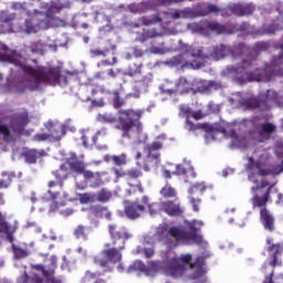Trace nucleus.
<instances>
[{"label": "nucleus", "instance_id": "bb28decb", "mask_svg": "<svg viewBox=\"0 0 283 283\" xmlns=\"http://www.w3.org/2000/svg\"><path fill=\"white\" fill-rule=\"evenodd\" d=\"M158 36H163L158 29H143L142 32H137L136 41L138 43H146L149 39H158Z\"/></svg>", "mask_w": 283, "mask_h": 283}, {"label": "nucleus", "instance_id": "13d9d810", "mask_svg": "<svg viewBox=\"0 0 283 283\" xmlns=\"http://www.w3.org/2000/svg\"><path fill=\"white\" fill-rule=\"evenodd\" d=\"M107 54H109V49H106V50H98V49H93L91 50V56L93 59H96V56H107Z\"/></svg>", "mask_w": 283, "mask_h": 283}, {"label": "nucleus", "instance_id": "49530a36", "mask_svg": "<svg viewBox=\"0 0 283 283\" xmlns=\"http://www.w3.org/2000/svg\"><path fill=\"white\" fill-rule=\"evenodd\" d=\"M163 149V143L161 142H153L151 144H148L145 148L144 151L148 154V156L151 157V154L154 151H160Z\"/></svg>", "mask_w": 283, "mask_h": 283}, {"label": "nucleus", "instance_id": "2f4dec72", "mask_svg": "<svg viewBox=\"0 0 283 283\" xmlns=\"http://www.w3.org/2000/svg\"><path fill=\"white\" fill-rule=\"evenodd\" d=\"M181 113L186 116V127L188 132H198L202 124H193L190 118H192L193 111L190 107H182Z\"/></svg>", "mask_w": 283, "mask_h": 283}, {"label": "nucleus", "instance_id": "79ce46f5", "mask_svg": "<svg viewBox=\"0 0 283 283\" xmlns=\"http://www.w3.org/2000/svg\"><path fill=\"white\" fill-rule=\"evenodd\" d=\"M205 191H207V185H205V182L193 184L188 190L191 198H193V196H202Z\"/></svg>", "mask_w": 283, "mask_h": 283}, {"label": "nucleus", "instance_id": "f3484780", "mask_svg": "<svg viewBox=\"0 0 283 283\" xmlns=\"http://www.w3.org/2000/svg\"><path fill=\"white\" fill-rule=\"evenodd\" d=\"M226 10L235 17H247L255 12V7L252 3H230Z\"/></svg>", "mask_w": 283, "mask_h": 283}, {"label": "nucleus", "instance_id": "ea45409f", "mask_svg": "<svg viewBox=\"0 0 283 283\" xmlns=\"http://www.w3.org/2000/svg\"><path fill=\"white\" fill-rule=\"evenodd\" d=\"M159 193L165 200H169V198H178V191L169 184H166L165 187L160 189Z\"/></svg>", "mask_w": 283, "mask_h": 283}, {"label": "nucleus", "instance_id": "4c0bfd02", "mask_svg": "<svg viewBox=\"0 0 283 283\" xmlns=\"http://www.w3.org/2000/svg\"><path fill=\"white\" fill-rule=\"evenodd\" d=\"M143 62L129 64L128 69L124 72V76H140L143 74Z\"/></svg>", "mask_w": 283, "mask_h": 283}, {"label": "nucleus", "instance_id": "f03ea898", "mask_svg": "<svg viewBox=\"0 0 283 283\" xmlns=\"http://www.w3.org/2000/svg\"><path fill=\"white\" fill-rule=\"evenodd\" d=\"M145 111L143 109H119L117 112V118L109 114L98 115L99 123H115V129L122 134V138H132L134 134V138L138 140V143H146L147 134L144 132L143 115Z\"/></svg>", "mask_w": 283, "mask_h": 283}, {"label": "nucleus", "instance_id": "6e6d98bb", "mask_svg": "<svg viewBox=\"0 0 283 283\" xmlns=\"http://www.w3.org/2000/svg\"><path fill=\"white\" fill-rule=\"evenodd\" d=\"M281 50L282 53H280L277 57H273V60L271 61V67H273V70H277L280 65H283V45Z\"/></svg>", "mask_w": 283, "mask_h": 283}, {"label": "nucleus", "instance_id": "5701e85b", "mask_svg": "<svg viewBox=\"0 0 283 283\" xmlns=\"http://www.w3.org/2000/svg\"><path fill=\"white\" fill-rule=\"evenodd\" d=\"M190 92H193V88L189 84V81H187L186 77H179L178 81L175 84V88H168L165 91L166 94H169L171 96L172 94H189Z\"/></svg>", "mask_w": 283, "mask_h": 283}, {"label": "nucleus", "instance_id": "0e129e2a", "mask_svg": "<svg viewBox=\"0 0 283 283\" xmlns=\"http://www.w3.org/2000/svg\"><path fill=\"white\" fill-rule=\"evenodd\" d=\"M172 176H187V168L182 165H177L176 170L172 171Z\"/></svg>", "mask_w": 283, "mask_h": 283}, {"label": "nucleus", "instance_id": "e2e57ef3", "mask_svg": "<svg viewBox=\"0 0 283 283\" xmlns=\"http://www.w3.org/2000/svg\"><path fill=\"white\" fill-rule=\"evenodd\" d=\"M187 0H155L157 6H171V3H182Z\"/></svg>", "mask_w": 283, "mask_h": 283}, {"label": "nucleus", "instance_id": "7c9ffc66", "mask_svg": "<svg viewBox=\"0 0 283 283\" xmlns=\"http://www.w3.org/2000/svg\"><path fill=\"white\" fill-rule=\"evenodd\" d=\"M282 30V24L280 23V19L272 21L270 24H263L256 34H275V32H280Z\"/></svg>", "mask_w": 283, "mask_h": 283}, {"label": "nucleus", "instance_id": "dca6fc26", "mask_svg": "<svg viewBox=\"0 0 283 283\" xmlns=\"http://www.w3.org/2000/svg\"><path fill=\"white\" fill-rule=\"evenodd\" d=\"M268 247V253H272L270 261V266L275 269V266H282V259H280V255L283 253V242L280 243H273V239H266Z\"/></svg>", "mask_w": 283, "mask_h": 283}, {"label": "nucleus", "instance_id": "c9c22d12", "mask_svg": "<svg viewBox=\"0 0 283 283\" xmlns=\"http://www.w3.org/2000/svg\"><path fill=\"white\" fill-rule=\"evenodd\" d=\"M142 202H143L144 207L148 208V213L150 216H157V213H160V210L163 209V203H160V202L149 203V197H147V196H144L142 198Z\"/></svg>", "mask_w": 283, "mask_h": 283}, {"label": "nucleus", "instance_id": "9d476101", "mask_svg": "<svg viewBox=\"0 0 283 283\" xmlns=\"http://www.w3.org/2000/svg\"><path fill=\"white\" fill-rule=\"evenodd\" d=\"M193 32H200V34H233V30L229 25L220 24L217 21L205 20L201 22H193L188 25Z\"/></svg>", "mask_w": 283, "mask_h": 283}, {"label": "nucleus", "instance_id": "f8f14e48", "mask_svg": "<svg viewBox=\"0 0 283 283\" xmlns=\"http://www.w3.org/2000/svg\"><path fill=\"white\" fill-rule=\"evenodd\" d=\"M248 169L250 171L258 169L259 176H280V174H283V160L279 165L271 166L270 169H262V163L255 161L253 157L248 158Z\"/></svg>", "mask_w": 283, "mask_h": 283}, {"label": "nucleus", "instance_id": "c756f323", "mask_svg": "<svg viewBox=\"0 0 283 283\" xmlns=\"http://www.w3.org/2000/svg\"><path fill=\"white\" fill-rule=\"evenodd\" d=\"M202 127L199 129H203V132L207 133V137L211 136L212 140H216V135L223 134V136H227V128L224 126H212L209 124H201Z\"/></svg>", "mask_w": 283, "mask_h": 283}, {"label": "nucleus", "instance_id": "680f3d73", "mask_svg": "<svg viewBox=\"0 0 283 283\" xmlns=\"http://www.w3.org/2000/svg\"><path fill=\"white\" fill-rule=\"evenodd\" d=\"M9 227H10V224L8 223V221H6V217H4L3 212L0 211V233L2 231H6Z\"/></svg>", "mask_w": 283, "mask_h": 283}, {"label": "nucleus", "instance_id": "864d4df0", "mask_svg": "<svg viewBox=\"0 0 283 283\" xmlns=\"http://www.w3.org/2000/svg\"><path fill=\"white\" fill-rule=\"evenodd\" d=\"M113 163L117 167H123V165H127V156L125 154L113 156Z\"/></svg>", "mask_w": 283, "mask_h": 283}, {"label": "nucleus", "instance_id": "a19ab883", "mask_svg": "<svg viewBox=\"0 0 283 283\" xmlns=\"http://www.w3.org/2000/svg\"><path fill=\"white\" fill-rule=\"evenodd\" d=\"M93 213L96 218H105L106 220H112V212L107 207L95 206L93 207Z\"/></svg>", "mask_w": 283, "mask_h": 283}, {"label": "nucleus", "instance_id": "338daca9", "mask_svg": "<svg viewBox=\"0 0 283 283\" xmlns=\"http://www.w3.org/2000/svg\"><path fill=\"white\" fill-rule=\"evenodd\" d=\"M97 277H98V274L91 271H86L84 275V280H86V282H92V280H96Z\"/></svg>", "mask_w": 283, "mask_h": 283}, {"label": "nucleus", "instance_id": "c85d7f7f", "mask_svg": "<svg viewBox=\"0 0 283 283\" xmlns=\"http://www.w3.org/2000/svg\"><path fill=\"white\" fill-rule=\"evenodd\" d=\"M44 156H48L44 149H29L23 153L24 160L29 165H36V160H39V158H43Z\"/></svg>", "mask_w": 283, "mask_h": 283}, {"label": "nucleus", "instance_id": "8fccbe9b", "mask_svg": "<svg viewBox=\"0 0 283 283\" xmlns=\"http://www.w3.org/2000/svg\"><path fill=\"white\" fill-rule=\"evenodd\" d=\"M74 235L77 240H87V228L77 226L74 230Z\"/></svg>", "mask_w": 283, "mask_h": 283}, {"label": "nucleus", "instance_id": "412c9836", "mask_svg": "<svg viewBox=\"0 0 283 283\" xmlns=\"http://www.w3.org/2000/svg\"><path fill=\"white\" fill-rule=\"evenodd\" d=\"M144 211H146L145 205H140L136 201H127L125 203L124 212L128 220H138Z\"/></svg>", "mask_w": 283, "mask_h": 283}, {"label": "nucleus", "instance_id": "37998d69", "mask_svg": "<svg viewBox=\"0 0 283 283\" xmlns=\"http://www.w3.org/2000/svg\"><path fill=\"white\" fill-rule=\"evenodd\" d=\"M113 95V107L114 109H120V107H125L126 102L125 98L120 97V92L118 90H115L112 92Z\"/></svg>", "mask_w": 283, "mask_h": 283}, {"label": "nucleus", "instance_id": "aec40b11", "mask_svg": "<svg viewBox=\"0 0 283 283\" xmlns=\"http://www.w3.org/2000/svg\"><path fill=\"white\" fill-rule=\"evenodd\" d=\"M271 97L269 94L264 98L251 97L245 101V107L248 109H260V112H269L271 109Z\"/></svg>", "mask_w": 283, "mask_h": 283}, {"label": "nucleus", "instance_id": "9b49d317", "mask_svg": "<svg viewBox=\"0 0 283 283\" xmlns=\"http://www.w3.org/2000/svg\"><path fill=\"white\" fill-rule=\"evenodd\" d=\"M172 14H176V10L164 11L151 15V18L142 17L138 21L142 23V25H156V23H165L166 25H168V23H171V21H178V19H181L174 18Z\"/></svg>", "mask_w": 283, "mask_h": 283}, {"label": "nucleus", "instance_id": "de8ad7c7", "mask_svg": "<svg viewBox=\"0 0 283 283\" xmlns=\"http://www.w3.org/2000/svg\"><path fill=\"white\" fill-rule=\"evenodd\" d=\"M12 252L15 260H23V258H28V255H30V252L28 250L19 248L14 244L12 245Z\"/></svg>", "mask_w": 283, "mask_h": 283}, {"label": "nucleus", "instance_id": "bf43d9fd", "mask_svg": "<svg viewBox=\"0 0 283 283\" xmlns=\"http://www.w3.org/2000/svg\"><path fill=\"white\" fill-rule=\"evenodd\" d=\"M1 233H4L7 235V240H9V242H14V228H12V226H9Z\"/></svg>", "mask_w": 283, "mask_h": 283}, {"label": "nucleus", "instance_id": "b1692460", "mask_svg": "<svg viewBox=\"0 0 283 283\" xmlns=\"http://www.w3.org/2000/svg\"><path fill=\"white\" fill-rule=\"evenodd\" d=\"M46 129H49V138L54 143H59V140L66 134L64 125H54L52 122L46 124Z\"/></svg>", "mask_w": 283, "mask_h": 283}, {"label": "nucleus", "instance_id": "09e8293b", "mask_svg": "<svg viewBox=\"0 0 283 283\" xmlns=\"http://www.w3.org/2000/svg\"><path fill=\"white\" fill-rule=\"evenodd\" d=\"M78 198L81 205H90V202H96V193H80Z\"/></svg>", "mask_w": 283, "mask_h": 283}, {"label": "nucleus", "instance_id": "a878e982", "mask_svg": "<svg viewBox=\"0 0 283 283\" xmlns=\"http://www.w3.org/2000/svg\"><path fill=\"white\" fill-rule=\"evenodd\" d=\"M207 258H209V255L197 256L192 264H190V269H197V271L192 274L193 280H198V277H202L205 275V264L207 262Z\"/></svg>", "mask_w": 283, "mask_h": 283}, {"label": "nucleus", "instance_id": "58836bf2", "mask_svg": "<svg viewBox=\"0 0 283 283\" xmlns=\"http://www.w3.org/2000/svg\"><path fill=\"white\" fill-rule=\"evenodd\" d=\"M17 19V13H8L6 11L0 12V23H6L8 25V32H12V22Z\"/></svg>", "mask_w": 283, "mask_h": 283}, {"label": "nucleus", "instance_id": "052dcab7", "mask_svg": "<svg viewBox=\"0 0 283 283\" xmlns=\"http://www.w3.org/2000/svg\"><path fill=\"white\" fill-rule=\"evenodd\" d=\"M237 30L239 32H243V34H250V32H251V24H249V22H242L241 24H239Z\"/></svg>", "mask_w": 283, "mask_h": 283}, {"label": "nucleus", "instance_id": "5fc2aeb1", "mask_svg": "<svg viewBox=\"0 0 283 283\" xmlns=\"http://www.w3.org/2000/svg\"><path fill=\"white\" fill-rule=\"evenodd\" d=\"M32 140L34 143H45V140H51L50 133H38L33 136Z\"/></svg>", "mask_w": 283, "mask_h": 283}, {"label": "nucleus", "instance_id": "e433bc0d", "mask_svg": "<svg viewBox=\"0 0 283 283\" xmlns=\"http://www.w3.org/2000/svg\"><path fill=\"white\" fill-rule=\"evenodd\" d=\"M160 163V154H150L146 153V158L144 161V169L145 171H149V169H151V167H158Z\"/></svg>", "mask_w": 283, "mask_h": 283}, {"label": "nucleus", "instance_id": "393cba45", "mask_svg": "<svg viewBox=\"0 0 283 283\" xmlns=\"http://www.w3.org/2000/svg\"><path fill=\"white\" fill-rule=\"evenodd\" d=\"M0 61L19 67L21 66V54L17 53L15 50L8 49L4 53H0Z\"/></svg>", "mask_w": 283, "mask_h": 283}, {"label": "nucleus", "instance_id": "72a5a7b5", "mask_svg": "<svg viewBox=\"0 0 283 283\" xmlns=\"http://www.w3.org/2000/svg\"><path fill=\"white\" fill-rule=\"evenodd\" d=\"M275 132V125L271 123H264L261 125V129L259 130V138L261 143H264V140L271 139V134H274Z\"/></svg>", "mask_w": 283, "mask_h": 283}, {"label": "nucleus", "instance_id": "ddd939ff", "mask_svg": "<svg viewBox=\"0 0 283 283\" xmlns=\"http://www.w3.org/2000/svg\"><path fill=\"white\" fill-rule=\"evenodd\" d=\"M112 244L117 249H125V242L132 238L125 228L116 229V226H108Z\"/></svg>", "mask_w": 283, "mask_h": 283}, {"label": "nucleus", "instance_id": "6ab92c4d", "mask_svg": "<svg viewBox=\"0 0 283 283\" xmlns=\"http://www.w3.org/2000/svg\"><path fill=\"white\" fill-rule=\"evenodd\" d=\"M271 189H273V186L269 187L265 191H252L253 197L251 203L253 209H266V205L271 198Z\"/></svg>", "mask_w": 283, "mask_h": 283}, {"label": "nucleus", "instance_id": "39448f33", "mask_svg": "<svg viewBox=\"0 0 283 283\" xmlns=\"http://www.w3.org/2000/svg\"><path fill=\"white\" fill-rule=\"evenodd\" d=\"M62 7L51 6L45 12L44 19H41V13L32 15L30 19L25 20V32L28 34H34L39 30H48V28H63L65 25V20L59 18Z\"/></svg>", "mask_w": 283, "mask_h": 283}, {"label": "nucleus", "instance_id": "4be33fe9", "mask_svg": "<svg viewBox=\"0 0 283 283\" xmlns=\"http://www.w3.org/2000/svg\"><path fill=\"white\" fill-rule=\"evenodd\" d=\"M260 222L265 231L273 233L275 231V217L266 208L260 210Z\"/></svg>", "mask_w": 283, "mask_h": 283}, {"label": "nucleus", "instance_id": "20e7f679", "mask_svg": "<svg viewBox=\"0 0 283 283\" xmlns=\"http://www.w3.org/2000/svg\"><path fill=\"white\" fill-rule=\"evenodd\" d=\"M258 61V54L251 52L250 54L242 57L241 65L239 66H228V72L232 74L241 85L244 83H251V81H256L260 83L264 78V70L256 69L255 62ZM255 70V71H252Z\"/></svg>", "mask_w": 283, "mask_h": 283}, {"label": "nucleus", "instance_id": "6e6552de", "mask_svg": "<svg viewBox=\"0 0 283 283\" xmlns=\"http://www.w3.org/2000/svg\"><path fill=\"white\" fill-rule=\"evenodd\" d=\"M211 12H220L216 4L199 3L193 8L176 9L172 14L174 19H198V17H207Z\"/></svg>", "mask_w": 283, "mask_h": 283}, {"label": "nucleus", "instance_id": "cd10ccee", "mask_svg": "<svg viewBox=\"0 0 283 283\" xmlns=\"http://www.w3.org/2000/svg\"><path fill=\"white\" fill-rule=\"evenodd\" d=\"M169 63L172 65V67H181V70L189 67V65H193L191 60H189V53L186 52L171 57Z\"/></svg>", "mask_w": 283, "mask_h": 283}, {"label": "nucleus", "instance_id": "774afa93", "mask_svg": "<svg viewBox=\"0 0 283 283\" xmlns=\"http://www.w3.org/2000/svg\"><path fill=\"white\" fill-rule=\"evenodd\" d=\"M255 50H258V52H266V50H269V43L259 42L255 44Z\"/></svg>", "mask_w": 283, "mask_h": 283}, {"label": "nucleus", "instance_id": "f704fd0d", "mask_svg": "<svg viewBox=\"0 0 283 283\" xmlns=\"http://www.w3.org/2000/svg\"><path fill=\"white\" fill-rule=\"evenodd\" d=\"M66 163L73 174H77V176L85 174V163L78 160V158H69Z\"/></svg>", "mask_w": 283, "mask_h": 283}, {"label": "nucleus", "instance_id": "423d86ee", "mask_svg": "<svg viewBox=\"0 0 283 283\" xmlns=\"http://www.w3.org/2000/svg\"><path fill=\"white\" fill-rule=\"evenodd\" d=\"M193 261V255L190 253L181 254L180 256L167 258L161 261L160 269L164 271L166 275L169 277H182L189 269H191V264Z\"/></svg>", "mask_w": 283, "mask_h": 283}, {"label": "nucleus", "instance_id": "0eeeda50", "mask_svg": "<svg viewBox=\"0 0 283 283\" xmlns=\"http://www.w3.org/2000/svg\"><path fill=\"white\" fill-rule=\"evenodd\" d=\"M9 118V126L0 122V136H3V140H8L12 133L17 136H29L30 133L25 129L30 123L28 112L14 113ZM12 130V133L10 132Z\"/></svg>", "mask_w": 283, "mask_h": 283}, {"label": "nucleus", "instance_id": "4468645a", "mask_svg": "<svg viewBox=\"0 0 283 283\" xmlns=\"http://www.w3.org/2000/svg\"><path fill=\"white\" fill-rule=\"evenodd\" d=\"M143 176V170L140 168H130L126 170V182L128 187L137 189L139 193H144L145 189L143 188V181H140Z\"/></svg>", "mask_w": 283, "mask_h": 283}, {"label": "nucleus", "instance_id": "f257e3e1", "mask_svg": "<svg viewBox=\"0 0 283 283\" xmlns=\"http://www.w3.org/2000/svg\"><path fill=\"white\" fill-rule=\"evenodd\" d=\"M184 224L180 229L161 223L156 228L155 239L163 242L167 249H176L178 244H202V234H200L202 221H185Z\"/></svg>", "mask_w": 283, "mask_h": 283}, {"label": "nucleus", "instance_id": "3c124183", "mask_svg": "<svg viewBox=\"0 0 283 283\" xmlns=\"http://www.w3.org/2000/svg\"><path fill=\"white\" fill-rule=\"evenodd\" d=\"M33 269L34 271H41L44 279L50 277V275H54V269L48 268V270H45V265L43 264H35L33 265Z\"/></svg>", "mask_w": 283, "mask_h": 283}, {"label": "nucleus", "instance_id": "1a4fd4ad", "mask_svg": "<svg viewBox=\"0 0 283 283\" xmlns=\"http://www.w3.org/2000/svg\"><path fill=\"white\" fill-rule=\"evenodd\" d=\"M248 50L249 49L244 43H239L232 48L226 44H218L212 48V51L210 52V59L213 61H220V59H224L229 55L232 56V59H242V56L247 54Z\"/></svg>", "mask_w": 283, "mask_h": 283}, {"label": "nucleus", "instance_id": "473e14b6", "mask_svg": "<svg viewBox=\"0 0 283 283\" xmlns=\"http://www.w3.org/2000/svg\"><path fill=\"white\" fill-rule=\"evenodd\" d=\"M53 176L55 180L60 181V189H63V182L70 178V168H67V165L62 164L60 169L53 171Z\"/></svg>", "mask_w": 283, "mask_h": 283}, {"label": "nucleus", "instance_id": "603ef678", "mask_svg": "<svg viewBox=\"0 0 283 283\" xmlns=\"http://www.w3.org/2000/svg\"><path fill=\"white\" fill-rule=\"evenodd\" d=\"M12 185V176L8 172L2 174V179H0V189H8Z\"/></svg>", "mask_w": 283, "mask_h": 283}, {"label": "nucleus", "instance_id": "4d7b16f0", "mask_svg": "<svg viewBox=\"0 0 283 283\" xmlns=\"http://www.w3.org/2000/svg\"><path fill=\"white\" fill-rule=\"evenodd\" d=\"M266 187H271V182L269 180L263 179L259 186L252 187L251 191H266Z\"/></svg>", "mask_w": 283, "mask_h": 283}, {"label": "nucleus", "instance_id": "7ed1b4c3", "mask_svg": "<svg viewBox=\"0 0 283 283\" xmlns=\"http://www.w3.org/2000/svg\"><path fill=\"white\" fill-rule=\"evenodd\" d=\"M22 72L27 74V76H31L34 78V82L29 83L28 90L30 92H36V90H41V83L44 85H60V87H65L69 85L70 80L72 78L73 74L66 72L65 74L61 73V69L59 66H28L21 65Z\"/></svg>", "mask_w": 283, "mask_h": 283}, {"label": "nucleus", "instance_id": "2eb2a0df", "mask_svg": "<svg viewBox=\"0 0 283 283\" xmlns=\"http://www.w3.org/2000/svg\"><path fill=\"white\" fill-rule=\"evenodd\" d=\"M122 251L123 249H118V248H109V249L103 250L102 254L106 260L96 259L95 262L96 264H101L102 266H107L109 262L112 264H118V262L123 260V253H120Z\"/></svg>", "mask_w": 283, "mask_h": 283}, {"label": "nucleus", "instance_id": "a211bd4d", "mask_svg": "<svg viewBox=\"0 0 283 283\" xmlns=\"http://www.w3.org/2000/svg\"><path fill=\"white\" fill-rule=\"evenodd\" d=\"M161 211L170 218H180L185 213V208H182L179 200H166L161 202Z\"/></svg>", "mask_w": 283, "mask_h": 283}, {"label": "nucleus", "instance_id": "69168bd1", "mask_svg": "<svg viewBox=\"0 0 283 283\" xmlns=\"http://www.w3.org/2000/svg\"><path fill=\"white\" fill-rule=\"evenodd\" d=\"M201 200L200 198L196 197H190V203L192 205V209L193 211H200V207L198 205H200Z\"/></svg>", "mask_w": 283, "mask_h": 283}, {"label": "nucleus", "instance_id": "a18cd8bd", "mask_svg": "<svg viewBox=\"0 0 283 283\" xmlns=\"http://www.w3.org/2000/svg\"><path fill=\"white\" fill-rule=\"evenodd\" d=\"M111 199L112 192L105 188L95 193V202H109Z\"/></svg>", "mask_w": 283, "mask_h": 283}, {"label": "nucleus", "instance_id": "c03bdc74", "mask_svg": "<svg viewBox=\"0 0 283 283\" xmlns=\"http://www.w3.org/2000/svg\"><path fill=\"white\" fill-rule=\"evenodd\" d=\"M185 53L188 54V61H191V59H201L202 46H189Z\"/></svg>", "mask_w": 283, "mask_h": 283}]
</instances>
